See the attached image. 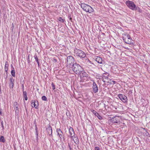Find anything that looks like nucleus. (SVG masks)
Wrapping results in <instances>:
<instances>
[{
    "instance_id": "nucleus-1",
    "label": "nucleus",
    "mask_w": 150,
    "mask_h": 150,
    "mask_svg": "<svg viewBox=\"0 0 150 150\" xmlns=\"http://www.w3.org/2000/svg\"><path fill=\"white\" fill-rule=\"evenodd\" d=\"M71 69L74 72L77 74H80L83 71V69L79 64L75 63L72 66Z\"/></svg>"
},
{
    "instance_id": "nucleus-2",
    "label": "nucleus",
    "mask_w": 150,
    "mask_h": 150,
    "mask_svg": "<svg viewBox=\"0 0 150 150\" xmlns=\"http://www.w3.org/2000/svg\"><path fill=\"white\" fill-rule=\"evenodd\" d=\"M79 4L83 10L87 12L91 13L94 11L93 9L88 5L81 2Z\"/></svg>"
},
{
    "instance_id": "nucleus-3",
    "label": "nucleus",
    "mask_w": 150,
    "mask_h": 150,
    "mask_svg": "<svg viewBox=\"0 0 150 150\" xmlns=\"http://www.w3.org/2000/svg\"><path fill=\"white\" fill-rule=\"evenodd\" d=\"M121 120V119L120 117L116 116L111 119V121L113 123L115 124L116 127H118L121 126L122 124L120 121Z\"/></svg>"
},
{
    "instance_id": "nucleus-4",
    "label": "nucleus",
    "mask_w": 150,
    "mask_h": 150,
    "mask_svg": "<svg viewBox=\"0 0 150 150\" xmlns=\"http://www.w3.org/2000/svg\"><path fill=\"white\" fill-rule=\"evenodd\" d=\"M122 38L123 41L127 44H131L133 43L130 36L127 33L123 34Z\"/></svg>"
},
{
    "instance_id": "nucleus-5",
    "label": "nucleus",
    "mask_w": 150,
    "mask_h": 150,
    "mask_svg": "<svg viewBox=\"0 0 150 150\" xmlns=\"http://www.w3.org/2000/svg\"><path fill=\"white\" fill-rule=\"evenodd\" d=\"M74 52L76 56H79L80 58H84L86 56L85 53L81 50L76 49L74 50Z\"/></svg>"
},
{
    "instance_id": "nucleus-6",
    "label": "nucleus",
    "mask_w": 150,
    "mask_h": 150,
    "mask_svg": "<svg viewBox=\"0 0 150 150\" xmlns=\"http://www.w3.org/2000/svg\"><path fill=\"white\" fill-rule=\"evenodd\" d=\"M125 4L130 9L133 11L136 9L135 8L137 6L133 2L128 0L126 1Z\"/></svg>"
},
{
    "instance_id": "nucleus-7",
    "label": "nucleus",
    "mask_w": 150,
    "mask_h": 150,
    "mask_svg": "<svg viewBox=\"0 0 150 150\" xmlns=\"http://www.w3.org/2000/svg\"><path fill=\"white\" fill-rule=\"evenodd\" d=\"M67 63L68 64L72 65L74 64V59L73 57L71 56H68L67 57Z\"/></svg>"
},
{
    "instance_id": "nucleus-8",
    "label": "nucleus",
    "mask_w": 150,
    "mask_h": 150,
    "mask_svg": "<svg viewBox=\"0 0 150 150\" xmlns=\"http://www.w3.org/2000/svg\"><path fill=\"white\" fill-rule=\"evenodd\" d=\"M118 96L120 99L123 102L126 103L127 102V97L124 95L122 94H120L118 95Z\"/></svg>"
},
{
    "instance_id": "nucleus-9",
    "label": "nucleus",
    "mask_w": 150,
    "mask_h": 150,
    "mask_svg": "<svg viewBox=\"0 0 150 150\" xmlns=\"http://www.w3.org/2000/svg\"><path fill=\"white\" fill-rule=\"evenodd\" d=\"M93 81V83L92 84V88L93 89V91L94 93H96L98 92V86L95 82L93 80L92 81Z\"/></svg>"
},
{
    "instance_id": "nucleus-10",
    "label": "nucleus",
    "mask_w": 150,
    "mask_h": 150,
    "mask_svg": "<svg viewBox=\"0 0 150 150\" xmlns=\"http://www.w3.org/2000/svg\"><path fill=\"white\" fill-rule=\"evenodd\" d=\"M56 132L57 133V134L59 136L61 139L62 138H63L64 139L63 132L61 129H57L56 130Z\"/></svg>"
},
{
    "instance_id": "nucleus-11",
    "label": "nucleus",
    "mask_w": 150,
    "mask_h": 150,
    "mask_svg": "<svg viewBox=\"0 0 150 150\" xmlns=\"http://www.w3.org/2000/svg\"><path fill=\"white\" fill-rule=\"evenodd\" d=\"M32 104L33 105H32V107H35L36 109L38 108V103L37 100H32Z\"/></svg>"
},
{
    "instance_id": "nucleus-12",
    "label": "nucleus",
    "mask_w": 150,
    "mask_h": 150,
    "mask_svg": "<svg viewBox=\"0 0 150 150\" xmlns=\"http://www.w3.org/2000/svg\"><path fill=\"white\" fill-rule=\"evenodd\" d=\"M19 105L18 103L15 102L13 104V106L14 110H15L16 113H18L19 111V108H18Z\"/></svg>"
},
{
    "instance_id": "nucleus-13",
    "label": "nucleus",
    "mask_w": 150,
    "mask_h": 150,
    "mask_svg": "<svg viewBox=\"0 0 150 150\" xmlns=\"http://www.w3.org/2000/svg\"><path fill=\"white\" fill-rule=\"evenodd\" d=\"M9 81H10L9 83L10 88H12L14 86V79H13L12 77H11L10 78Z\"/></svg>"
},
{
    "instance_id": "nucleus-14",
    "label": "nucleus",
    "mask_w": 150,
    "mask_h": 150,
    "mask_svg": "<svg viewBox=\"0 0 150 150\" xmlns=\"http://www.w3.org/2000/svg\"><path fill=\"white\" fill-rule=\"evenodd\" d=\"M47 134L50 136L52 135V129L51 126L49 125V127L47 128Z\"/></svg>"
},
{
    "instance_id": "nucleus-15",
    "label": "nucleus",
    "mask_w": 150,
    "mask_h": 150,
    "mask_svg": "<svg viewBox=\"0 0 150 150\" xmlns=\"http://www.w3.org/2000/svg\"><path fill=\"white\" fill-rule=\"evenodd\" d=\"M69 133L70 134V136L71 138H73V137L75 135L74 131L73 129L70 127L69 129Z\"/></svg>"
},
{
    "instance_id": "nucleus-16",
    "label": "nucleus",
    "mask_w": 150,
    "mask_h": 150,
    "mask_svg": "<svg viewBox=\"0 0 150 150\" xmlns=\"http://www.w3.org/2000/svg\"><path fill=\"white\" fill-rule=\"evenodd\" d=\"M69 133L70 134V136L71 138H73V137L75 135L74 131L73 129L70 127L69 129Z\"/></svg>"
},
{
    "instance_id": "nucleus-17",
    "label": "nucleus",
    "mask_w": 150,
    "mask_h": 150,
    "mask_svg": "<svg viewBox=\"0 0 150 150\" xmlns=\"http://www.w3.org/2000/svg\"><path fill=\"white\" fill-rule=\"evenodd\" d=\"M95 60L98 63L100 64H103L104 62L102 59L99 57H97L95 58Z\"/></svg>"
},
{
    "instance_id": "nucleus-18",
    "label": "nucleus",
    "mask_w": 150,
    "mask_h": 150,
    "mask_svg": "<svg viewBox=\"0 0 150 150\" xmlns=\"http://www.w3.org/2000/svg\"><path fill=\"white\" fill-rule=\"evenodd\" d=\"M11 67L12 69L11 72V74L13 77H15V72L14 69V68L12 64L11 65Z\"/></svg>"
},
{
    "instance_id": "nucleus-19",
    "label": "nucleus",
    "mask_w": 150,
    "mask_h": 150,
    "mask_svg": "<svg viewBox=\"0 0 150 150\" xmlns=\"http://www.w3.org/2000/svg\"><path fill=\"white\" fill-rule=\"evenodd\" d=\"M73 140L74 143L76 144H77L79 143V139L77 137H74Z\"/></svg>"
},
{
    "instance_id": "nucleus-20",
    "label": "nucleus",
    "mask_w": 150,
    "mask_h": 150,
    "mask_svg": "<svg viewBox=\"0 0 150 150\" xmlns=\"http://www.w3.org/2000/svg\"><path fill=\"white\" fill-rule=\"evenodd\" d=\"M109 76V74L107 73H104L103 75V79H108V76Z\"/></svg>"
},
{
    "instance_id": "nucleus-21",
    "label": "nucleus",
    "mask_w": 150,
    "mask_h": 150,
    "mask_svg": "<svg viewBox=\"0 0 150 150\" xmlns=\"http://www.w3.org/2000/svg\"><path fill=\"white\" fill-rule=\"evenodd\" d=\"M8 62L7 61L6 62L5 64V71L6 72H7V71L8 70Z\"/></svg>"
},
{
    "instance_id": "nucleus-22",
    "label": "nucleus",
    "mask_w": 150,
    "mask_h": 150,
    "mask_svg": "<svg viewBox=\"0 0 150 150\" xmlns=\"http://www.w3.org/2000/svg\"><path fill=\"white\" fill-rule=\"evenodd\" d=\"M144 130L143 131V133L144 135L147 136H149V134L148 132L147 129L145 128H144Z\"/></svg>"
},
{
    "instance_id": "nucleus-23",
    "label": "nucleus",
    "mask_w": 150,
    "mask_h": 150,
    "mask_svg": "<svg viewBox=\"0 0 150 150\" xmlns=\"http://www.w3.org/2000/svg\"><path fill=\"white\" fill-rule=\"evenodd\" d=\"M0 142L3 143H4L5 142V140L3 136H1L0 137Z\"/></svg>"
},
{
    "instance_id": "nucleus-24",
    "label": "nucleus",
    "mask_w": 150,
    "mask_h": 150,
    "mask_svg": "<svg viewBox=\"0 0 150 150\" xmlns=\"http://www.w3.org/2000/svg\"><path fill=\"white\" fill-rule=\"evenodd\" d=\"M91 112L96 116H97V115H98V114H99L97 112L94 110H91Z\"/></svg>"
},
{
    "instance_id": "nucleus-25",
    "label": "nucleus",
    "mask_w": 150,
    "mask_h": 150,
    "mask_svg": "<svg viewBox=\"0 0 150 150\" xmlns=\"http://www.w3.org/2000/svg\"><path fill=\"white\" fill-rule=\"evenodd\" d=\"M135 8L136 9L134 11L137 10L140 13L142 12V10L138 7L136 6Z\"/></svg>"
},
{
    "instance_id": "nucleus-26",
    "label": "nucleus",
    "mask_w": 150,
    "mask_h": 150,
    "mask_svg": "<svg viewBox=\"0 0 150 150\" xmlns=\"http://www.w3.org/2000/svg\"><path fill=\"white\" fill-rule=\"evenodd\" d=\"M34 57L36 61L37 62H39V59L36 54L34 55Z\"/></svg>"
},
{
    "instance_id": "nucleus-27",
    "label": "nucleus",
    "mask_w": 150,
    "mask_h": 150,
    "mask_svg": "<svg viewBox=\"0 0 150 150\" xmlns=\"http://www.w3.org/2000/svg\"><path fill=\"white\" fill-rule=\"evenodd\" d=\"M88 74L85 72H84L82 73V76L83 77H87L88 76Z\"/></svg>"
},
{
    "instance_id": "nucleus-28",
    "label": "nucleus",
    "mask_w": 150,
    "mask_h": 150,
    "mask_svg": "<svg viewBox=\"0 0 150 150\" xmlns=\"http://www.w3.org/2000/svg\"><path fill=\"white\" fill-rule=\"evenodd\" d=\"M58 20L61 22H64V20L63 19H62L61 17H59L58 18Z\"/></svg>"
},
{
    "instance_id": "nucleus-29",
    "label": "nucleus",
    "mask_w": 150,
    "mask_h": 150,
    "mask_svg": "<svg viewBox=\"0 0 150 150\" xmlns=\"http://www.w3.org/2000/svg\"><path fill=\"white\" fill-rule=\"evenodd\" d=\"M42 98L43 100L44 101H47V97L44 96H43L42 97Z\"/></svg>"
},
{
    "instance_id": "nucleus-30",
    "label": "nucleus",
    "mask_w": 150,
    "mask_h": 150,
    "mask_svg": "<svg viewBox=\"0 0 150 150\" xmlns=\"http://www.w3.org/2000/svg\"><path fill=\"white\" fill-rule=\"evenodd\" d=\"M97 117L100 120H101L103 119V118L99 114H98V115H97Z\"/></svg>"
},
{
    "instance_id": "nucleus-31",
    "label": "nucleus",
    "mask_w": 150,
    "mask_h": 150,
    "mask_svg": "<svg viewBox=\"0 0 150 150\" xmlns=\"http://www.w3.org/2000/svg\"><path fill=\"white\" fill-rule=\"evenodd\" d=\"M1 124V127L3 129L4 128V127L3 125V121L1 120H0Z\"/></svg>"
},
{
    "instance_id": "nucleus-32",
    "label": "nucleus",
    "mask_w": 150,
    "mask_h": 150,
    "mask_svg": "<svg viewBox=\"0 0 150 150\" xmlns=\"http://www.w3.org/2000/svg\"><path fill=\"white\" fill-rule=\"evenodd\" d=\"M52 89H53V90H54L55 88V86L53 84V83H52Z\"/></svg>"
},
{
    "instance_id": "nucleus-33",
    "label": "nucleus",
    "mask_w": 150,
    "mask_h": 150,
    "mask_svg": "<svg viewBox=\"0 0 150 150\" xmlns=\"http://www.w3.org/2000/svg\"><path fill=\"white\" fill-rule=\"evenodd\" d=\"M23 96H27V93L26 91H23Z\"/></svg>"
},
{
    "instance_id": "nucleus-34",
    "label": "nucleus",
    "mask_w": 150,
    "mask_h": 150,
    "mask_svg": "<svg viewBox=\"0 0 150 150\" xmlns=\"http://www.w3.org/2000/svg\"><path fill=\"white\" fill-rule=\"evenodd\" d=\"M95 150H99V148L98 147H95Z\"/></svg>"
},
{
    "instance_id": "nucleus-35",
    "label": "nucleus",
    "mask_w": 150,
    "mask_h": 150,
    "mask_svg": "<svg viewBox=\"0 0 150 150\" xmlns=\"http://www.w3.org/2000/svg\"><path fill=\"white\" fill-rule=\"evenodd\" d=\"M24 97H25V100H27L28 99V98H27V96H24Z\"/></svg>"
},
{
    "instance_id": "nucleus-36",
    "label": "nucleus",
    "mask_w": 150,
    "mask_h": 150,
    "mask_svg": "<svg viewBox=\"0 0 150 150\" xmlns=\"http://www.w3.org/2000/svg\"><path fill=\"white\" fill-rule=\"evenodd\" d=\"M69 148L70 149V150H73L71 148L70 146V145L69 144Z\"/></svg>"
},
{
    "instance_id": "nucleus-37",
    "label": "nucleus",
    "mask_w": 150,
    "mask_h": 150,
    "mask_svg": "<svg viewBox=\"0 0 150 150\" xmlns=\"http://www.w3.org/2000/svg\"><path fill=\"white\" fill-rule=\"evenodd\" d=\"M0 114L1 115H2V111H1V110H0Z\"/></svg>"
},
{
    "instance_id": "nucleus-38",
    "label": "nucleus",
    "mask_w": 150,
    "mask_h": 150,
    "mask_svg": "<svg viewBox=\"0 0 150 150\" xmlns=\"http://www.w3.org/2000/svg\"><path fill=\"white\" fill-rule=\"evenodd\" d=\"M28 62H30V59H29V56H28ZM28 63H29V62H28Z\"/></svg>"
},
{
    "instance_id": "nucleus-39",
    "label": "nucleus",
    "mask_w": 150,
    "mask_h": 150,
    "mask_svg": "<svg viewBox=\"0 0 150 150\" xmlns=\"http://www.w3.org/2000/svg\"><path fill=\"white\" fill-rule=\"evenodd\" d=\"M38 64V67H39V62H37Z\"/></svg>"
},
{
    "instance_id": "nucleus-40",
    "label": "nucleus",
    "mask_w": 150,
    "mask_h": 150,
    "mask_svg": "<svg viewBox=\"0 0 150 150\" xmlns=\"http://www.w3.org/2000/svg\"><path fill=\"white\" fill-rule=\"evenodd\" d=\"M22 88H23H23H24V86H23V84L22 86Z\"/></svg>"
},
{
    "instance_id": "nucleus-41",
    "label": "nucleus",
    "mask_w": 150,
    "mask_h": 150,
    "mask_svg": "<svg viewBox=\"0 0 150 150\" xmlns=\"http://www.w3.org/2000/svg\"><path fill=\"white\" fill-rule=\"evenodd\" d=\"M112 82H113L114 83H115V81H112Z\"/></svg>"
},
{
    "instance_id": "nucleus-42",
    "label": "nucleus",
    "mask_w": 150,
    "mask_h": 150,
    "mask_svg": "<svg viewBox=\"0 0 150 150\" xmlns=\"http://www.w3.org/2000/svg\"><path fill=\"white\" fill-rule=\"evenodd\" d=\"M103 104L104 106H105V105L104 103H103Z\"/></svg>"
},
{
    "instance_id": "nucleus-43",
    "label": "nucleus",
    "mask_w": 150,
    "mask_h": 150,
    "mask_svg": "<svg viewBox=\"0 0 150 150\" xmlns=\"http://www.w3.org/2000/svg\"><path fill=\"white\" fill-rule=\"evenodd\" d=\"M70 20H71L72 19V18H70Z\"/></svg>"
},
{
    "instance_id": "nucleus-44",
    "label": "nucleus",
    "mask_w": 150,
    "mask_h": 150,
    "mask_svg": "<svg viewBox=\"0 0 150 150\" xmlns=\"http://www.w3.org/2000/svg\"><path fill=\"white\" fill-rule=\"evenodd\" d=\"M56 61V60H54V61Z\"/></svg>"
},
{
    "instance_id": "nucleus-45",
    "label": "nucleus",
    "mask_w": 150,
    "mask_h": 150,
    "mask_svg": "<svg viewBox=\"0 0 150 150\" xmlns=\"http://www.w3.org/2000/svg\"><path fill=\"white\" fill-rule=\"evenodd\" d=\"M56 61V60H54V61Z\"/></svg>"
}]
</instances>
